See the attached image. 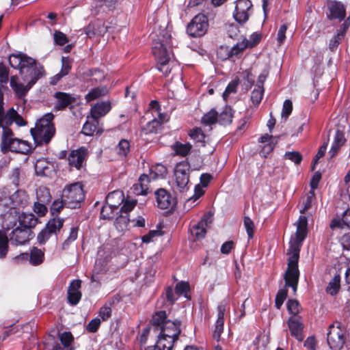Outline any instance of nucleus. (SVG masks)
I'll return each instance as SVG.
<instances>
[{"label": "nucleus", "mask_w": 350, "mask_h": 350, "mask_svg": "<svg viewBox=\"0 0 350 350\" xmlns=\"http://www.w3.org/2000/svg\"><path fill=\"white\" fill-rule=\"evenodd\" d=\"M118 154L126 157L130 151V142L125 139H122L116 148Z\"/></svg>", "instance_id": "obj_42"}, {"label": "nucleus", "mask_w": 350, "mask_h": 350, "mask_svg": "<svg viewBox=\"0 0 350 350\" xmlns=\"http://www.w3.org/2000/svg\"><path fill=\"white\" fill-rule=\"evenodd\" d=\"M37 202L48 204L51 200L50 190L46 187H40L36 190Z\"/></svg>", "instance_id": "obj_36"}, {"label": "nucleus", "mask_w": 350, "mask_h": 350, "mask_svg": "<svg viewBox=\"0 0 350 350\" xmlns=\"http://www.w3.org/2000/svg\"><path fill=\"white\" fill-rule=\"evenodd\" d=\"M241 53V42H237L233 46H220L217 50V57L221 60H226L230 58L237 57Z\"/></svg>", "instance_id": "obj_18"}, {"label": "nucleus", "mask_w": 350, "mask_h": 350, "mask_svg": "<svg viewBox=\"0 0 350 350\" xmlns=\"http://www.w3.org/2000/svg\"><path fill=\"white\" fill-rule=\"evenodd\" d=\"M242 78L244 81H247V83H244L247 88H251L254 84L255 76L252 72V68L245 70L244 72H242Z\"/></svg>", "instance_id": "obj_54"}, {"label": "nucleus", "mask_w": 350, "mask_h": 350, "mask_svg": "<svg viewBox=\"0 0 350 350\" xmlns=\"http://www.w3.org/2000/svg\"><path fill=\"white\" fill-rule=\"evenodd\" d=\"M299 304L297 300L289 299L288 301L287 309L290 313L294 315L293 317H297L296 314L299 312Z\"/></svg>", "instance_id": "obj_61"}, {"label": "nucleus", "mask_w": 350, "mask_h": 350, "mask_svg": "<svg viewBox=\"0 0 350 350\" xmlns=\"http://www.w3.org/2000/svg\"><path fill=\"white\" fill-rule=\"evenodd\" d=\"M264 93V88H260V86H255L254 89L252 92L251 101L255 106H258L260 103Z\"/></svg>", "instance_id": "obj_49"}, {"label": "nucleus", "mask_w": 350, "mask_h": 350, "mask_svg": "<svg viewBox=\"0 0 350 350\" xmlns=\"http://www.w3.org/2000/svg\"><path fill=\"white\" fill-rule=\"evenodd\" d=\"M315 200V194L314 191H310L308 193L306 200L304 202V207L300 210V213L304 214L306 211L311 208L312 204Z\"/></svg>", "instance_id": "obj_56"}, {"label": "nucleus", "mask_w": 350, "mask_h": 350, "mask_svg": "<svg viewBox=\"0 0 350 350\" xmlns=\"http://www.w3.org/2000/svg\"><path fill=\"white\" fill-rule=\"evenodd\" d=\"M64 219L60 217H53L50 219L45 225V228L51 234H55L60 231L64 226Z\"/></svg>", "instance_id": "obj_23"}, {"label": "nucleus", "mask_w": 350, "mask_h": 350, "mask_svg": "<svg viewBox=\"0 0 350 350\" xmlns=\"http://www.w3.org/2000/svg\"><path fill=\"white\" fill-rule=\"evenodd\" d=\"M326 5L328 10L327 16L329 20L338 19L340 21L345 18L346 9L341 2L328 0Z\"/></svg>", "instance_id": "obj_13"}, {"label": "nucleus", "mask_w": 350, "mask_h": 350, "mask_svg": "<svg viewBox=\"0 0 350 350\" xmlns=\"http://www.w3.org/2000/svg\"><path fill=\"white\" fill-rule=\"evenodd\" d=\"M84 74L90 78V81L92 85L101 82L105 77L104 72L99 68L90 69Z\"/></svg>", "instance_id": "obj_30"}, {"label": "nucleus", "mask_w": 350, "mask_h": 350, "mask_svg": "<svg viewBox=\"0 0 350 350\" xmlns=\"http://www.w3.org/2000/svg\"><path fill=\"white\" fill-rule=\"evenodd\" d=\"M62 196L66 203V207L72 209L78 208L85 199V193L82 185L75 183L66 187Z\"/></svg>", "instance_id": "obj_5"}, {"label": "nucleus", "mask_w": 350, "mask_h": 350, "mask_svg": "<svg viewBox=\"0 0 350 350\" xmlns=\"http://www.w3.org/2000/svg\"><path fill=\"white\" fill-rule=\"evenodd\" d=\"M157 206L161 209H167L176 204V200L171 193L165 189L160 188L154 191Z\"/></svg>", "instance_id": "obj_15"}, {"label": "nucleus", "mask_w": 350, "mask_h": 350, "mask_svg": "<svg viewBox=\"0 0 350 350\" xmlns=\"http://www.w3.org/2000/svg\"><path fill=\"white\" fill-rule=\"evenodd\" d=\"M239 84V79L238 77L232 79L226 86L224 92L222 94L224 100L227 101L228 98L232 94H235Z\"/></svg>", "instance_id": "obj_34"}, {"label": "nucleus", "mask_w": 350, "mask_h": 350, "mask_svg": "<svg viewBox=\"0 0 350 350\" xmlns=\"http://www.w3.org/2000/svg\"><path fill=\"white\" fill-rule=\"evenodd\" d=\"M44 260V252L37 247H33L30 251L29 262L33 266H38Z\"/></svg>", "instance_id": "obj_27"}, {"label": "nucleus", "mask_w": 350, "mask_h": 350, "mask_svg": "<svg viewBox=\"0 0 350 350\" xmlns=\"http://www.w3.org/2000/svg\"><path fill=\"white\" fill-rule=\"evenodd\" d=\"M180 325L181 321L178 319H175L174 321L168 320L165 322L159 329L161 338L159 344H161L163 341V336L177 340L181 332Z\"/></svg>", "instance_id": "obj_11"}, {"label": "nucleus", "mask_w": 350, "mask_h": 350, "mask_svg": "<svg viewBox=\"0 0 350 350\" xmlns=\"http://www.w3.org/2000/svg\"><path fill=\"white\" fill-rule=\"evenodd\" d=\"M287 324L291 332V335L293 337H295L298 341H302L304 338L303 334L304 325L301 317H291L288 319Z\"/></svg>", "instance_id": "obj_17"}, {"label": "nucleus", "mask_w": 350, "mask_h": 350, "mask_svg": "<svg viewBox=\"0 0 350 350\" xmlns=\"http://www.w3.org/2000/svg\"><path fill=\"white\" fill-rule=\"evenodd\" d=\"M191 147L192 146L189 143L183 144L176 142L174 146V150L176 154L185 157L189 153Z\"/></svg>", "instance_id": "obj_45"}, {"label": "nucleus", "mask_w": 350, "mask_h": 350, "mask_svg": "<svg viewBox=\"0 0 350 350\" xmlns=\"http://www.w3.org/2000/svg\"><path fill=\"white\" fill-rule=\"evenodd\" d=\"M64 206H66V203H64V200L62 196H61L60 199L55 200L51 204L50 207L51 214L53 217H58V215Z\"/></svg>", "instance_id": "obj_40"}, {"label": "nucleus", "mask_w": 350, "mask_h": 350, "mask_svg": "<svg viewBox=\"0 0 350 350\" xmlns=\"http://www.w3.org/2000/svg\"><path fill=\"white\" fill-rule=\"evenodd\" d=\"M53 97L55 98L53 105V109L55 111H63L67 107H73L72 104L77 100L73 94L64 92H56Z\"/></svg>", "instance_id": "obj_12"}, {"label": "nucleus", "mask_w": 350, "mask_h": 350, "mask_svg": "<svg viewBox=\"0 0 350 350\" xmlns=\"http://www.w3.org/2000/svg\"><path fill=\"white\" fill-rule=\"evenodd\" d=\"M171 38L167 29L161 30L158 38L154 39V43L152 49L157 60V68L165 76H167L171 72L170 66L171 52L167 49Z\"/></svg>", "instance_id": "obj_2"}, {"label": "nucleus", "mask_w": 350, "mask_h": 350, "mask_svg": "<svg viewBox=\"0 0 350 350\" xmlns=\"http://www.w3.org/2000/svg\"><path fill=\"white\" fill-rule=\"evenodd\" d=\"M53 119L52 112L46 113L36 122L35 128L31 129L30 133L36 146L48 144L54 137L55 128Z\"/></svg>", "instance_id": "obj_3"}, {"label": "nucleus", "mask_w": 350, "mask_h": 350, "mask_svg": "<svg viewBox=\"0 0 350 350\" xmlns=\"http://www.w3.org/2000/svg\"><path fill=\"white\" fill-rule=\"evenodd\" d=\"M10 237L8 236L6 230L4 226L0 230V259L6 257L9 250Z\"/></svg>", "instance_id": "obj_25"}, {"label": "nucleus", "mask_w": 350, "mask_h": 350, "mask_svg": "<svg viewBox=\"0 0 350 350\" xmlns=\"http://www.w3.org/2000/svg\"><path fill=\"white\" fill-rule=\"evenodd\" d=\"M10 221H17L18 226H20L27 230H32V228H33L37 225L39 219L33 213H27L23 212L21 213H18V214L16 215L15 217Z\"/></svg>", "instance_id": "obj_14"}, {"label": "nucleus", "mask_w": 350, "mask_h": 350, "mask_svg": "<svg viewBox=\"0 0 350 350\" xmlns=\"http://www.w3.org/2000/svg\"><path fill=\"white\" fill-rule=\"evenodd\" d=\"M100 325V319L96 317L92 319L86 326V330L89 333H95L98 329Z\"/></svg>", "instance_id": "obj_63"}, {"label": "nucleus", "mask_w": 350, "mask_h": 350, "mask_svg": "<svg viewBox=\"0 0 350 350\" xmlns=\"http://www.w3.org/2000/svg\"><path fill=\"white\" fill-rule=\"evenodd\" d=\"M346 142L345 134L342 131L337 130L334 138L332 147L329 151L331 158H333L338 153L340 147H342Z\"/></svg>", "instance_id": "obj_21"}, {"label": "nucleus", "mask_w": 350, "mask_h": 350, "mask_svg": "<svg viewBox=\"0 0 350 350\" xmlns=\"http://www.w3.org/2000/svg\"><path fill=\"white\" fill-rule=\"evenodd\" d=\"M73 340V336L70 332H64L59 336L60 344L66 349H70V345Z\"/></svg>", "instance_id": "obj_53"}, {"label": "nucleus", "mask_w": 350, "mask_h": 350, "mask_svg": "<svg viewBox=\"0 0 350 350\" xmlns=\"http://www.w3.org/2000/svg\"><path fill=\"white\" fill-rule=\"evenodd\" d=\"M111 109V106L109 102L98 103L91 108L92 118L94 120H98L105 116Z\"/></svg>", "instance_id": "obj_20"}, {"label": "nucleus", "mask_w": 350, "mask_h": 350, "mask_svg": "<svg viewBox=\"0 0 350 350\" xmlns=\"http://www.w3.org/2000/svg\"><path fill=\"white\" fill-rule=\"evenodd\" d=\"M218 113L215 109H211L209 111L203 115L201 118L202 124L204 125H211L217 122Z\"/></svg>", "instance_id": "obj_37"}, {"label": "nucleus", "mask_w": 350, "mask_h": 350, "mask_svg": "<svg viewBox=\"0 0 350 350\" xmlns=\"http://www.w3.org/2000/svg\"><path fill=\"white\" fill-rule=\"evenodd\" d=\"M288 267L284 274L285 288L291 287L295 293L297 289L299 271L298 260L299 256L288 255Z\"/></svg>", "instance_id": "obj_8"}, {"label": "nucleus", "mask_w": 350, "mask_h": 350, "mask_svg": "<svg viewBox=\"0 0 350 350\" xmlns=\"http://www.w3.org/2000/svg\"><path fill=\"white\" fill-rule=\"evenodd\" d=\"M118 208L117 204H109L106 203V204L103 205L100 213V218L103 219H112L116 213L115 214V211L118 212Z\"/></svg>", "instance_id": "obj_28"}, {"label": "nucleus", "mask_w": 350, "mask_h": 350, "mask_svg": "<svg viewBox=\"0 0 350 350\" xmlns=\"http://www.w3.org/2000/svg\"><path fill=\"white\" fill-rule=\"evenodd\" d=\"M191 233L196 239H202L206 234V228L198 222L193 226Z\"/></svg>", "instance_id": "obj_48"}, {"label": "nucleus", "mask_w": 350, "mask_h": 350, "mask_svg": "<svg viewBox=\"0 0 350 350\" xmlns=\"http://www.w3.org/2000/svg\"><path fill=\"white\" fill-rule=\"evenodd\" d=\"M165 116L159 113V120L154 118L151 121H149L144 129L146 133H157L161 129V124Z\"/></svg>", "instance_id": "obj_24"}, {"label": "nucleus", "mask_w": 350, "mask_h": 350, "mask_svg": "<svg viewBox=\"0 0 350 350\" xmlns=\"http://www.w3.org/2000/svg\"><path fill=\"white\" fill-rule=\"evenodd\" d=\"M119 214L120 215L117 216L116 219L115 226L118 230L122 231L124 229L127 228L131 219H129V215H124L121 213Z\"/></svg>", "instance_id": "obj_44"}, {"label": "nucleus", "mask_w": 350, "mask_h": 350, "mask_svg": "<svg viewBox=\"0 0 350 350\" xmlns=\"http://www.w3.org/2000/svg\"><path fill=\"white\" fill-rule=\"evenodd\" d=\"M308 220L306 216L301 215L297 223L295 235L290 240L288 255L299 256L301 243L307 234Z\"/></svg>", "instance_id": "obj_6"}, {"label": "nucleus", "mask_w": 350, "mask_h": 350, "mask_svg": "<svg viewBox=\"0 0 350 350\" xmlns=\"http://www.w3.org/2000/svg\"><path fill=\"white\" fill-rule=\"evenodd\" d=\"M51 164L46 158L38 159L34 165L36 174L40 176H47L50 174L51 170Z\"/></svg>", "instance_id": "obj_22"}, {"label": "nucleus", "mask_w": 350, "mask_h": 350, "mask_svg": "<svg viewBox=\"0 0 350 350\" xmlns=\"http://www.w3.org/2000/svg\"><path fill=\"white\" fill-rule=\"evenodd\" d=\"M344 330L339 325H331L327 336V344L333 350H340L345 344Z\"/></svg>", "instance_id": "obj_10"}, {"label": "nucleus", "mask_w": 350, "mask_h": 350, "mask_svg": "<svg viewBox=\"0 0 350 350\" xmlns=\"http://www.w3.org/2000/svg\"><path fill=\"white\" fill-rule=\"evenodd\" d=\"M4 229L7 232L12 230L9 234L10 241L12 245L15 246L25 245L34 237V233L31 230L18 226L17 221H8Z\"/></svg>", "instance_id": "obj_4"}, {"label": "nucleus", "mask_w": 350, "mask_h": 350, "mask_svg": "<svg viewBox=\"0 0 350 350\" xmlns=\"http://www.w3.org/2000/svg\"><path fill=\"white\" fill-rule=\"evenodd\" d=\"M3 133L1 137V150L13 140L14 133L10 127H2Z\"/></svg>", "instance_id": "obj_39"}, {"label": "nucleus", "mask_w": 350, "mask_h": 350, "mask_svg": "<svg viewBox=\"0 0 350 350\" xmlns=\"http://www.w3.org/2000/svg\"><path fill=\"white\" fill-rule=\"evenodd\" d=\"M96 129V126L88 121H86L83 126L81 133L86 136H92Z\"/></svg>", "instance_id": "obj_59"}, {"label": "nucleus", "mask_w": 350, "mask_h": 350, "mask_svg": "<svg viewBox=\"0 0 350 350\" xmlns=\"http://www.w3.org/2000/svg\"><path fill=\"white\" fill-rule=\"evenodd\" d=\"M161 334L158 335V339L154 345L157 349H160V350H172L174 347V343L176 340H174L173 338H168L167 337L163 336V341L161 344H159L160 340Z\"/></svg>", "instance_id": "obj_41"}, {"label": "nucleus", "mask_w": 350, "mask_h": 350, "mask_svg": "<svg viewBox=\"0 0 350 350\" xmlns=\"http://www.w3.org/2000/svg\"><path fill=\"white\" fill-rule=\"evenodd\" d=\"M107 90L105 87H97L92 88L85 96L87 101L94 100L107 94Z\"/></svg>", "instance_id": "obj_35"}, {"label": "nucleus", "mask_w": 350, "mask_h": 350, "mask_svg": "<svg viewBox=\"0 0 350 350\" xmlns=\"http://www.w3.org/2000/svg\"><path fill=\"white\" fill-rule=\"evenodd\" d=\"M189 170L190 164L187 161L178 163L174 168V176L176 189L180 193H185L189 189Z\"/></svg>", "instance_id": "obj_7"}, {"label": "nucleus", "mask_w": 350, "mask_h": 350, "mask_svg": "<svg viewBox=\"0 0 350 350\" xmlns=\"http://www.w3.org/2000/svg\"><path fill=\"white\" fill-rule=\"evenodd\" d=\"M287 297V290L286 288L280 289L278 291L275 300V307L280 309L282 306L284 300Z\"/></svg>", "instance_id": "obj_57"}, {"label": "nucleus", "mask_w": 350, "mask_h": 350, "mask_svg": "<svg viewBox=\"0 0 350 350\" xmlns=\"http://www.w3.org/2000/svg\"><path fill=\"white\" fill-rule=\"evenodd\" d=\"M340 276L335 275L334 278L329 282L326 291L331 295H335L340 288Z\"/></svg>", "instance_id": "obj_46"}, {"label": "nucleus", "mask_w": 350, "mask_h": 350, "mask_svg": "<svg viewBox=\"0 0 350 350\" xmlns=\"http://www.w3.org/2000/svg\"><path fill=\"white\" fill-rule=\"evenodd\" d=\"M24 85L22 83H18L16 85L13 86L12 89L14 90L18 97L22 98L27 95L28 91L31 88H29L28 83H25Z\"/></svg>", "instance_id": "obj_50"}, {"label": "nucleus", "mask_w": 350, "mask_h": 350, "mask_svg": "<svg viewBox=\"0 0 350 350\" xmlns=\"http://www.w3.org/2000/svg\"><path fill=\"white\" fill-rule=\"evenodd\" d=\"M189 137L196 143L200 144L201 146H205L206 135L201 128L196 127L190 131Z\"/></svg>", "instance_id": "obj_32"}, {"label": "nucleus", "mask_w": 350, "mask_h": 350, "mask_svg": "<svg viewBox=\"0 0 350 350\" xmlns=\"http://www.w3.org/2000/svg\"><path fill=\"white\" fill-rule=\"evenodd\" d=\"M167 174L166 167L161 163H156L150 168V176L152 180L164 178Z\"/></svg>", "instance_id": "obj_26"}, {"label": "nucleus", "mask_w": 350, "mask_h": 350, "mask_svg": "<svg viewBox=\"0 0 350 350\" xmlns=\"http://www.w3.org/2000/svg\"><path fill=\"white\" fill-rule=\"evenodd\" d=\"M124 196L122 191L116 190L110 192L106 196V203L109 204H117L118 208L124 202Z\"/></svg>", "instance_id": "obj_29"}, {"label": "nucleus", "mask_w": 350, "mask_h": 350, "mask_svg": "<svg viewBox=\"0 0 350 350\" xmlns=\"http://www.w3.org/2000/svg\"><path fill=\"white\" fill-rule=\"evenodd\" d=\"M284 157L294 162L295 164L300 163L302 160L301 154L297 151L286 152L284 154Z\"/></svg>", "instance_id": "obj_62"}, {"label": "nucleus", "mask_w": 350, "mask_h": 350, "mask_svg": "<svg viewBox=\"0 0 350 350\" xmlns=\"http://www.w3.org/2000/svg\"><path fill=\"white\" fill-rule=\"evenodd\" d=\"M168 320L167 319V313L165 310H160L154 312L151 319L152 325L158 327H159V329Z\"/></svg>", "instance_id": "obj_33"}, {"label": "nucleus", "mask_w": 350, "mask_h": 350, "mask_svg": "<svg viewBox=\"0 0 350 350\" xmlns=\"http://www.w3.org/2000/svg\"><path fill=\"white\" fill-rule=\"evenodd\" d=\"M244 228L248 237V241L254 237L256 227L254 221L249 217H244L243 219Z\"/></svg>", "instance_id": "obj_47"}, {"label": "nucleus", "mask_w": 350, "mask_h": 350, "mask_svg": "<svg viewBox=\"0 0 350 350\" xmlns=\"http://www.w3.org/2000/svg\"><path fill=\"white\" fill-rule=\"evenodd\" d=\"M113 303V302L111 301L109 302V304H106L100 308L98 315L103 321H107L109 318H110L112 312L111 306Z\"/></svg>", "instance_id": "obj_52"}, {"label": "nucleus", "mask_w": 350, "mask_h": 350, "mask_svg": "<svg viewBox=\"0 0 350 350\" xmlns=\"http://www.w3.org/2000/svg\"><path fill=\"white\" fill-rule=\"evenodd\" d=\"M51 234L44 228L37 235V241L40 245H44L51 237Z\"/></svg>", "instance_id": "obj_64"}, {"label": "nucleus", "mask_w": 350, "mask_h": 350, "mask_svg": "<svg viewBox=\"0 0 350 350\" xmlns=\"http://www.w3.org/2000/svg\"><path fill=\"white\" fill-rule=\"evenodd\" d=\"M8 62L12 68L18 70L23 81L28 83L29 88H32L46 75L44 66L36 59L23 52L10 54Z\"/></svg>", "instance_id": "obj_1"}, {"label": "nucleus", "mask_w": 350, "mask_h": 350, "mask_svg": "<svg viewBox=\"0 0 350 350\" xmlns=\"http://www.w3.org/2000/svg\"><path fill=\"white\" fill-rule=\"evenodd\" d=\"M189 290V284L187 282L181 281L177 282L175 286L176 294L178 295H182L187 294Z\"/></svg>", "instance_id": "obj_60"}, {"label": "nucleus", "mask_w": 350, "mask_h": 350, "mask_svg": "<svg viewBox=\"0 0 350 350\" xmlns=\"http://www.w3.org/2000/svg\"><path fill=\"white\" fill-rule=\"evenodd\" d=\"M208 27V18L204 14L196 15L187 26V34L193 38L204 36Z\"/></svg>", "instance_id": "obj_9"}, {"label": "nucleus", "mask_w": 350, "mask_h": 350, "mask_svg": "<svg viewBox=\"0 0 350 350\" xmlns=\"http://www.w3.org/2000/svg\"><path fill=\"white\" fill-rule=\"evenodd\" d=\"M16 113V111L13 108H10L6 113L3 110L0 112L1 123L3 124L2 127H10L14 122V116Z\"/></svg>", "instance_id": "obj_31"}, {"label": "nucleus", "mask_w": 350, "mask_h": 350, "mask_svg": "<svg viewBox=\"0 0 350 350\" xmlns=\"http://www.w3.org/2000/svg\"><path fill=\"white\" fill-rule=\"evenodd\" d=\"M31 150V144L25 140L18 138H14L13 140L2 150V152H7L8 151L21 153L23 154H29Z\"/></svg>", "instance_id": "obj_16"}, {"label": "nucleus", "mask_w": 350, "mask_h": 350, "mask_svg": "<svg viewBox=\"0 0 350 350\" xmlns=\"http://www.w3.org/2000/svg\"><path fill=\"white\" fill-rule=\"evenodd\" d=\"M78 231L79 227L77 226H72L70 228L68 238L62 243V250L68 249L70 243L77 239Z\"/></svg>", "instance_id": "obj_43"}, {"label": "nucleus", "mask_w": 350, "mask_h": 350, "mask_svg": "<svg viewBox=\"0 0 350 350\" xmlns=\"http://www.w3.org/2000/svg\"><path fill=\"white\" fill-rule=\"evenodd\" d=\"M67 295L68 303L72 306L77 305L81 298V291H72L68 290Z\"/></svg>", "instance_id": "obj_55"}, {"label": "nucleus", "mask_w": 350, "mask_h": 350, "mask_svg": "<svg viewBox=\"0 0 350 350\" xmlns=\"http://www.w3.org/2000/svg\"><path fill=\"white\" fill-rule=\"evenodd\" d=\"M123 204L120 209L116 212V214H125L129 215V213L133 210L137 204V200H126L123 202Z\"/></svg>", "instance_id": "obj_51"}, {"label": "nucleus", "mask_w": 350, "mask_h": 350, "mask_svg": "<svg viewBox=\"0 0 350 350\" xmlns=\"http://www.w3.org/2000/svg\"><path fill=\"white\" fill-rule=\"evenodd\" d=\"M86 154V150L81 148L77 150H72L68 155V163L71 167H75L76 169L79 170Z\"/></svg>", "instance_id": "obj_19"}, {"label": "nucleus", "mask_w": 350, "mask_h": 350, "mask_svg": "<svg viewBox=\"0 0 350 350\" xmlns=\"http://www.w3.org/2000/svg\"><path fill=\"white\" fill-rule=\"evenodd\" d=\"M261 40V34L258 32H254L250 36L249 40H242V51L244 48H252L257 45Z\"/></svg>", "instance_id": "obj_38"}, {"label": "nucleus", "mask_w": 350, "mask_h": 350, "mask_svg": "<svg viewBox=\"0 0 350 350\" xmlns=\"http://www.w3.org/2000/svg\"><path fill=\"white\" fill-rule=\"evenodd\" d=\"M293 110V103L291 100L287 99L285 100L283 103L282 111L281 113L282 118L286 120L289 115L291 113Z\"/></svg>", "instance_id": "obj_58"}]
</instances>
